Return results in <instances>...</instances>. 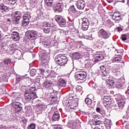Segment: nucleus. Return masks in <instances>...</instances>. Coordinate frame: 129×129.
<instances>
[{
	"mask_svg": "<svg viewBox=\"0 0 129 129\" xmlns=\"http://www.w3.org/2000/svg\"><path fill=\"white\" fill-rule=\"evenodd\" d=\"M103 100L104 102L107 104V105H110L111 104V97L109 96H104Z\"/></svg>",
	"mask_w": 129,
	"mask_h": 129,
	"instance_id": "obj_19",
	"label": "nucleus"
},
{
	"mask_svg": "<svg viewBox=\"0 0 129 129\" xmlns=\"http://www.w3.org/2000/svg\"><path fill=\"white\" fill-rule=\"evenodd\" d=\"M104 59V56L102 54H98L97 52V55L95 57V63H97V62L99 61H101V60H103Z\"/></svg>",
	"mask_w": 129,
	"mask_h": 129,
	"instance_id": "obj_22",
	"label": "nucleus"
},
{
	"mask_svg": "<svg viewBox=\"0 0 129 129\" xmlns=\"http://www.w3.org/2000/svg\"><path fill=\"white\" fill-rule=\"evenodd\" d=\"M28 34V39L30 40H35L37 38V32L34 30L29 31L26 33Z\"/></svg>",
	"mask_w": 129,
	"mask_h": 129,
	"instance_id": "obj_10",
	"label": "nucleus"
},
{
	"mask_svg": "<svg viewBox=\"0 0 129 129\" xmlns=\"http://www.w3.org/2000/svg\"><path fill=\"white\" fill-rule=\"evenodd\" d=\"M31 15L32 14L30 12H26L23 16V20H28L30 21V20H31V18H32Z\"/></svg>",
	"mask_w": 129,
	"mask_h": 129,
	"instance_id": "obj_24",
	"label": "nucleus"
},
{
	"mask_svg": "<svg viewBox=\"0 0 129 129\" xmlns=\"http://www.w3.org/2000/svg\"><path fill=\"white\" fill-rule=\"evenodd\" d=\"M92 122L94 125H101V121L97 119H93Z\"/></svg>",
	"mask_w": 129,
	"mask_h": 129,
	"instance_id": "obj_32",
	"label": "nucleus"
},
{
	"mask_svg": "<svg viewBox=\"0 0 129 129\" xmlns=\"http://www.w3.org/2000/svg\"><path fill=\"white\" fill-rule=\"evenodd\" d=\"M12 38L14 41H19L20 40V35L17 32H13L11 34Z\"/></svg>",
	"mask_w": 129,
	"mask_h": 129,
	"instance_id": "obj_17",
	"label": "nucleus"
},
{
	"mask_svg": "<svg viewBox=\"0 0 129 129\" xmlns=\"http://www.w3.org/2000/svg\"><path fill=\"white\" fill-rule=\"evenodd\" d=\"M52 85V82L49 81H45L43 83V87H45V88H49V87H51Z\"/></svg>",
	"mask_w": 129,
	"mask_h": 129,
	"instance_id": "obj_29",
	"label": "nucleus"
},
{
	"mask_svg": "<svg viewBox=\"0 0 129 129\" xmlns=\"http://www.w3.org/2000/svg\"><path fill=\"white\" fill-rule=\"evenodd\" d=\"M72 104L71 106H69V105H67L66 107V109H67V110L70 112H71V111H75V107H76V106L78 105L77 102L75 101H72Z\"/></svg>",
	"mask_w": 129,
	"mask_h": 129,
	"instance_id": "obj_9",
	"label": "nucleus"
},
{
	"mask_svg": "<svg viewBox=\"0 0 129 129\" xmlns=\"http://www.w3.org/2000/svg\"><path fill=\"white\" fill-rule=\"evenodd\" d=\"M102 79H104V80H106L107 81L109 77V73L106 71V70L102 71Z\"/></svg>",
	"mask_w": 129,
	"mask_h": 129,
	"instance_id": "obj_18",
	"label": "nucleus"
},
{
	"mask_svg": "<svg viewBox=\"0 0 129 129\" xmlns=\"http://www.w3.org/2000/svg\"><path fill=\"white\" fill-rule=\"evenodd\" d=\"M37 71H38L39 74H42V75L45 74V70L37 69Z\"/></svg>",
	"mask_w": 129,
	"mask_h": 129,
	"instance_id": "obj_49",
	"label": "nucleus"
},
{
	"mask_svg": "<svg viewBox=\"0 0 129 129\" xmlns=\"http://www.w3.org/2000/svg\"><path fill=\"white\" fill-rule=\"evenodd\" d=\"M87 74L86 72L82 71L75 76V78L76 80H84L86 78Z\"/></svg>",
	"mask_w": 129,
	"mask_h": 129,
	"instance_id": "obj_8",
	"label": "nucleus"
},
{
	"mask_svg": "<svg viewBox=\"0 0 129 129\" xmlns=\"http://www.w3.org/2000/svg\"><path fill=\"white\" fill-rule=\"evenodd\" d=\"M76 90L77 91H78L79 92H81V91H82V87H81L80 86H78L76 87Z\"/></svg>",
	"mask_w": 129,
	"mask_h": 129,
	"instance_id": "obj_50",
	"label": "nucleus"
},
{
	"mask_svg": "<svg viewBox=\"0 0 129 129\" xmlns=\"http://www.w3.org/2000/svg\"><path fill=\"white\" fill-rule=\"evenodd\" d=\"M115 99L117 101H120V100H123L122 96L120 94H117L115 96Z\"/></svg>",
	"mask_w": 129,
	"mask_h": 129,
	"instance_id": "obj_39",
	"label": "nucleus"
},
{
	"mask_svg": "<svg viewBox=\"0 0 129 129\" xmlns=\"http://www.w3.org/2000/svg\"><path fill=\"white\" fill-rule=\"evenodd\" d=\"M100 70L101 72H102V71H105L106 70V69H105V67H104V66H102L100 67Z\"/></svg>",
	"mask_w": 129,
	"mask_h": 129,
	"instance_id": "obj_55",
	"label": "nucleus"
},
{
	"mask_svg": "<svg viewBox=\"0 0 129 129\" xmlns=\"http://www.w3.org/2000/svg\"><path fill=\"white\" fill-rule=\"evenodd\" d=\"M124 104H125V100H121L118 102V105L119 108L122 109L124 107Z\"/></svg>",
	"mask_w": 129,
	"mask_h": 129,
	"instance_id": "obj_27",
	"label": "nucleus"
},
{
	"mask_svg": "<svg viewBox=\"0 0 129 129\" xmlns=\"http://www.w3.org/2000/svg\"><path fill=\"white\" fill-rule=\"evenodd\" d=\"M22 121L24 123H27V122L28 121L26 118L22 119Z\"/></svg>",
	"mask_w": 129,
	"mask_h": 129,
	"instance_id": "obj_61",
	"label": "nucleus"
},
{
	"mask_svg": "<svg viewBox=\"0 0 129 129\" xmlns=\"http://www.w3.org/2000/svg\"><path fill=\"white\" fill-rule=\"evenodd\" d=\"M99 113H100L101 114H103L105 113V111L104 110H101V111L99 112Z\"/></svg>",
	"mask_w": 129,
	"mask_h": 129,
	"instance_id": "obj_64",
	"label": "nucleus"
},
{
	"mask_svg": "<svg viewBox=\"0 0 129 129\" xmlns=\"http://www.w3.org/2000/svg\"><path fill=\"white\" fill-rule=\"evenodd\" d=\"M12 62V59L11 58H5L4 59L3 62H0V67L5 68V66H8V65L11 63Z\"/></svg>",
	"mask_w": 129,
	"mask_h": 129,
	"instance_id": "obj_14",
	"label": "nucleus"
},
{
	"mask_svg": "<svg viewBox=\"0 0 129 129\" xmlns=\"http://www.w3.org/2000/svg\"><path fill=\"white\" fill-rule=\"evenodd\" d=\"M57 100V97H51V101H56Z\"/></svg>",
	"mask_w": 129,
	"mask_h": 129,
	"instance_id": "obj_57",
	"label": "nucleus"
},
{
	"mask_svg": "<svg viewBox=\"0 0 129 129\" xmlns=\"http://www.w3.org/2000/svg\"><path fill=\"white\" fill-rule=\"evenodd\" d=\"M24 96L26 100H27V101H33L34 99H36L38 97L36 93L30 92L29 91H25Z\"/></svg>",
	"mask_w": 129,
	"mask_h": 129,
	"instance_id": "obj_2",
	"label": "nucleus"
},
{
	"mask_svg": "<svg viewBox=\"0 0 129 129\" xmlns=\"http://www.w3.org/2000/svg\"><path fill=\"white\" fill-rule=\"evenodd\" d=\"M28 129H36V124L34 123H31L29 125Z\"/></svg>",
	"mask_w": 129,
	"mask_h": 129,
	"instance_id": "obj_47",
	"label": "nucleus"
},
{
	"mask_svg": "<svg viewBox=\"0 0 129 129\" xmlns=\"http://www.w3.org/2000/svg\"><path fill=\"white\" fill-rule=\"evenodd\" d=\"M115 62H117L118 63L119 62H121V58L119 57H116L114 59Z\"/></svg>",
	"mask_w": 129,
	"mask_h": 129,
	"instance_id": "obj_51",
	"label": "nucleus"
},
{
	"mask_svg": "<svg viewBox=\"0 0 129 129\" xmlns=\"http://www.w3.org/2000/svg\"><path fill=\"white\" fill-rule=\"evenodd\" d=\"M121 38L122 39V41H126L127 39L129 38V34L127 33L126 34L122 35Z\"/></svg>",
	"mask_w": 129,
	"mask_h": 129,
	"instance_id": "obj_37",
	"label": "nucleus"
},
{
	"mask_svg": "<svg viewBox=\"0 0 129 129\" xmlns=\"http://www.w3.org/2000/svg\"><path fill=\"white\" fill-rule=\"evenodd\" d=\"M98 35L99 38H102V39H104V40H107V39L110 37V34L103 29L99 30L98 31Z\"/></svg>",
	"mask_w": 129,
	"mask_h": 129,
	"instance_id": "obj_4",
	"label": "nucleus"
},
{
	"mask_svg": "<svg viewBox=\"0 0 129 129\" xmlns=\"http://www.w3.org/2000/svg\"><path fill=\"white\" fill-rule=\"evenodd\" d=\"M58 85L59 87H65L66 86V82L63 79H60L58 82Z\"/></svg>",
	"mask_w": 129,
	"mask_h": 129,
	"instance_id": "obj_25",
	"label": "nucleus"
},
{
	"mask_svg": "<svg viewBox=\"0 0 129 129\" xmlns=\"http://www.w3.org/2000/svg\"><path fill=\"white\" fill-rule=\"evenodd\" d=\"M106 81L107 82V84H108L110 86H112V85L114 84V82H113V81L111 80H109L108 79L107 81V80Z\"/></svg>",
	"mask_w": 129,
	"mask_h": 129,
	"instance_id": "obj_42",
	"label": "nucleus"
},
{
	"mask_svg": "<svg viewBox=\"0 0 129 129\" xmlns=\"http://www.w3.org/2000/svg\"><path fill=\"white\" fill-rule=\"evenodd\" d=\"M69 12L70 13H73V14H77L78 11L75 9V7L74 6H72L69 9Z\"/></svg>",
	"mask_w": 129,
	"mask_h": 129,
	"instance_id": "obj_30",
	"label": "nucleus"
},
{
	"mask_svg": "<svg viewBox=\"0 0 129 129\" xmlns=\"http://www.w3.org/2000/svg\"><path fill=\"white\" fill-rule=\"evenodd\" d=\"M73 58L76 59L77 60L80 59V53L79 52H75L73 54Z\"/></svg>",
	"mask_w": 129,
	"mask_h": 129,
	"instance_id": "obj_34",
	"label": "nucleus"
},
{
	"mask_svg": "<svg viewBox=\"0 0 129 129\" xmlns=\"http://www.w3.org/2000/svg\"><path fill=\"white\" fill-rule=\"evenodd\" d=\"M44 58V59H48V57H49L48 56V53H47L46 52H44V53H42L41 55V59H42V58Z\"/></svg>",
	"mask_w": 129,
	"mask_h": 129,
	"instance_id": "obj_44",
	"label": "nucleus"
},
{
	"mask_svg": "<svg viewBox=\"0 0 129 129\" xmlns=\"http://www.w3.org/2000/svg\"><path fill=\"white\" fill-rule=\"evenodd\" d=\"M93 38L92 37V34H91L90 36L88 37V40H92Z\"/></svg>",
	"mask_w": 129,
	"mask_h": 129,
	"instance_id": "obj_62",
	"label": "nucleus"
},
{
	"mask_svg": "<svg viewBox=\"0 0 129 129\" xmlns=\"http://www.w3.org/2000/svg\"><path fill=\"white\" fill-rule=\"evenodd\" d=\"M54 13H61L63 11V5L61 3L56 4V7L54 8Z\"/></svg>",
	"mask_w": 129,
	"mask_h": 129,
	"instance_id": "obj_12",
	"label": "nucleus"
},
{
	"mask_svg": "<svg viewBox=\"0 0 129 129\" xmlns=\"http://www.w3.org/2000/svg\"><path fill=\"white\" fill-rule=\"evenodd\" d=\"M52 119L53 121H58L59 119H60V114H59V112L54 111L53 115L52 117Z\"/></svg>",
	"mask_w": 129,
	"mask_h": 129,
	"instance_id": "obj_16",
	"label": "nucleus"
},
{
	"mask_svg": "<svg viewBox=\"0 0 129 129\" xmlns=\"http://www.w3.org/2000/svg\"><path fill=\"white\" fill-rule=\"evenodd\" d=\"M97 93L100 95H103V94H106L107 93V90L104 88H100L97 90Z\"/></svg>",
	"mask_w": 129,
	"mask_h": 129,
	"instance_id": "obj_20",
	"label": "nucleus"
},
{
	"mask_svg": "<svg viewBox=\"0 0 129 129\" xmlns=\"http://www.w3.org/2000/svg\"><path fill=\"white\" fill-rule=\"evenodd\" d=\"M82 29L83 31H87L89 26V20L87 18H82Z\"/></svg>",
	"mask_w": 129,
	"mask_h": 129,
	"instance_id": "obj_7",
	"label": "nucleus"
},
{
	"mask_svg": "<svg viewBox=\"0 0 129 129\" xmlns=\"http://www.w3.org/2000/svg\"><path fill=\"white\" fill-rule=\"evenodd\" d=\"M126 122L127 123L126 124V129H129V121H126Z\"/></svg>",
	"mask_w": 129,
	"mask_h": 129,
	"instance_id": "obj_60",
	"label": "nucleus"
},
{
	"mask_svg": "<svg viewBox=\"0 0 129 129\" xmlns=\"http://www.w3.org/2000/svg\"><path fill=\"white\" fill-rule=\"evenodd\" d=\"M112 20L116 22V23H118L119 21H121L122 18H121V15H120V13H115L112 15Z\"/></svg>",
	"mask_w": 129,
	"mask_h": 129,
	"instance_id": "obj_11",
	"label": "nucleus"
},
{
	"mask_svg": "<svg viewBox=\"0 0 129 129\" xmlns=\"http://www.w3.org/2000/svg\"><path fill=\"white\" fill-rule=\"evenodd\" d=\"M79 120H76L75 121H69L67 123V126L71 128H74L78 123H79Z\"/></svg>",
	"mask_w": 129,
	"mask_h": 129,
	"instance_id": "obj_13",
	"label": "nucleus"
},
{
	"mask_svg": "<svg viewBox=\"0 0 129 129\" xmlns=\"http://www.w3.org/2000/svg\"><path fill=\"white\" fill-rule=\"evenodd\" d=\"M55 20L58 23L60 27H64V26H66V20L61 16H56L55 17Z\"/></svg>",
	"mask_w": 129,
	"mask_h": 129,
	"instance_id": "obj_6",
	"label": "nucleus"
},
{
	"mask_svg": "<svg viewBox=\"0 0 129 129\" xmlns=\"http://www.w3.org/2000/svg\"><path fill=\"white\" fill-rule=\"evenodd\" d=\"M8 79H9L8 74L6 73L3 74L0 77V82H5L6 81H8Z\"/></svg>",
	"mask_w": 129,
	"mask_h": 129,
	"instance_id": "obj_23",
	"label": "nucleus"
},
{
	"mask_svg": "<svg viewBox=\"0 0 129 129\" xmlns=\"http://www.w3.org/2000/svg\"><path fill=\"white\" fill-rule=\"evenodd\" d=\"M9 116V121H14L16 119L15 115L14 114H11Z\"/></svg>",
	"mask_w": 129,
	"mask_h": 129,
	"instance_id": "obj_38",
	"label": "nucleus"
},
{
	"mask_svg": "<svg viewBox=\"0 0 129 129\" xmlns=\"http://www.w3.org/2000/svg\"><path fill=\"white\" fill-rule=\"evenodd\" d=\"M85 102L86 104H91V103H92V101L90 98H87L85 100Z\"/></svg>",
	"mask_w": 129,
	"mask_h": 129,
	"instance_id": "obj_46",
	"label": "nucleus"
},
{
	"mask_svg": "<svg viewBox=\"0 0 129 129\" xmlns=\"http://www.w3.org/2000/svg\"><path fill=\"white\" fill-rule=\"evenodd\" d=\"M0 10L2 11V13H4V14L9 12V8L5 6L4 4H0Z\"/></svg>",
	"mask_w": 129,
	"mask_h": 129,
	"instance_id": "obj_21",
	"label": "nucleus"
},
{
	"mask_svg": "<svg viewBox=\"0 0 129 129\" xmlns=\"http://www.w3.org/2000/svg\"><path fill=\"white\" fill-rule=\"evenodd\" d=\"M116 88H118V89L121 88L122 87V84H121L120 83H118L116 84Z\"/></svg>",
	"mask_w": 129,
	"mask_h": 129,
	"instance_id": "obj_52",
	"label": "nucleus"
},
{
	"mask_svg": "<svg viewBox=\"0 0 129 129\" xmlns=\"http://www.w3.org/2000/svg\"><path fill=\"white\" fill-rule=\"evenodd\" d=\"M55 27L56 24L53 23L45 22L43 24V32L45 34H49L51 32V29H54Z\"/></svg>",
	"mask_w": 129,
	"mask_h": 129,
	"instance_id": "obj_1",
	"label": "nucleus"
},
{
	"mask_svg": "<svg viewBox=\"0 0 129 129\" xmlns=\"http://www.w3.org/2000/svg\"><path fill=\"white\" fill-rule=\"evenodd\" d=\"M20 20H21L20 16H16L14 17L13 19L12 20V22L13 24H15V25H17L19 24V22L20 21Z\"/></svg>",
	"mask_w": 129,
	"mask_h": 129,
	"instance_id": "obj_28",
	"label": "nucleus"
},
{
	"mask_svg": "<svg viewBox=\"0 0 129 129\" xmlns=\"http://www.w3.org/2000/svg\"><path fill=\"white\" fill-rule=\"evenodd\" d=\"M58 30L59 31V33H60V34H61L62 35L65 34V31L63 30H61L60 29H58L55 26V27H54V31H58Z\"/></svg>",
	"mask_w": 129,
	"mask_h": 129,
	"instance_id": "obj_45",
	"label": "nucleus"
},
{
	"mask_svg": "<svg viewBox=\"0 0 129 129\" xmlns=\"http://www.w3.org/2000/svg\"><path fill=\"white\" fill-rule=\"evenodd\" d=\"M68 61V58L66 56L61 55L58 56L55 60L56 64H58L59 66H64L67 64Z\"/></svg>",
	"mask_w": 129,
	"mask_h": 129,
	"instance_id": "obj_3",
	"label": "nucleus"
},
{
	"mask_svg": "<svg viewBox=\"0 0 129 129\" xmlns=\"http://www.w3.org/2000/svg\"><path fill=\"white\" fill-rule=\"evenodd\" d=\"M37 73L39 74V72L38 71V70L33 69L30 71V75H31L32 77L35 76V75H36Z\"/></svg>",
	"mask_w": 129,
	"mask_h": 129,
	"instance_id": "obj_35",
	"label": "nucleus"
},
{
	"mask_svg": "<svg viewBox=\"0 0 129 129\" xmlns=\"http://www.w3.org/2000/svg\"><path fill=\"white\" fill-rule=\"evenodd\" d=\"M18 95H19V94H18V93H14L12 94V96H13L14 97H17Z\"/></svg>",
	"mask_w": 129,
	"mask_h": 129,
	"instance_id": "obj_59",
	"label": "nucleus"
},
{
	"mask_svg": "<svg viewBox=\"0 0 129 129\" xmlns=\"http://www.w3.org/2000/svg\"><path fill=\"white\" fill-rule=\"evenodd\" d=\"M19 99H20V98H16L15 102L13 103V107L15 109V111H16V112H20V111L23 109V104L19 101H17Z\"/></svg>",
	"mask_w": 129,
	"mask_h": 129,
	"instance_id": "obj_5",
	"label": "nucleus"
},
{
	"mask_svg": "<svg viewBox=\"0 0 129 129\" xmlns=\"http://www.w3.org/2000/svg\"><path fill=\"white\" fill-rule=\"evenodd\" d=\"M42 44L46 48L50 46V41H43Z\"/></svg>",
	"mask_w": 129,
	"mask_h": 129,
	"instance_id": "obj_48",
	"label": "nucleus"
},
{
	"mask_svg": "<svg viewBox=\"0 0 129 129\" xmlns=\"http://www.w3.org/2000/svg\"><path fill=\"white\" fill-rule=\"evenodd\" d=\"M36 3H37V1L36 0H31L30 1V5H32V6H34V5L36 4Z\"/></svg>",
	"mask_w": 129,
	"mask_h": 129,
	"instance_id": "obj_56",
	"label": "nucleus"
},
{
	"mask_svg": "<svg viewBox=\"0 0 129 129\" xmlns=\"http://www.w3.org/2000/svg\"><path fill=\"white\" fill-rule=\"evenodd\" d=\"M57 76V74L55 73L54 71H51L50 74L49 75L48 77L50 78H54V77H56Z\"/></svg>",
	"mask_w": 129,
	"mask_h": 129,
	"instance_id": "obj_40",
	"label": "nucleus"
},
{
	"mask_svg": "<svg viewBox=\"0 0 129 129\" xmlns=\"http://www.w3.org/2000/svg\"><path fill=\"white\" fill-rule=\"evenodd\" d=\"M41 63L44 65L47 64V63H48V58H44V57L42 56V58H41Z\"/></svg>",
	"mask_w": 129,
	"mask_h": 129,
	"instance_id": "obj_43",
	"label": "nucleus"
},
{
	"mask_svg": "<svg viewBox=\"0 0 129 129\" xmlns=\"http://www.w3.org/2000/svg\"><path fill=\"white\" fill-rule=\"evenodd\" d=\"M35 90H36V88L32 87V88H30L29 89V91H30V92H34V91H35Z\"/></svg>",
	"mask_w": 129,
	"mask_h": 129,
	"instance_id": "obj_54",
	"label": "nucleus"
},
{
	"mask_svg": "<svg viewBox=\"0 0 129 129\" xmlns=\"http://www.w3.org/2000/svg\"><path fill=\"white\" fill-rule=\"evenodd\" d=\"M106 122L107 123L108 125H109V126H110V125H111V120H109V119H107L106 121Z\"/></svg>",
	"mask_w": 129,
	"mask_h": 129,
	"instance_id": "obj_53",
	"label": "nucleus"
},
{
	"mask_svg": "<svg viewBox=\"0 0 129 129\" xmlns=\"http://www.w3.org/2000/svg\"><path fill=\"white\" fill-rule=\"evenodd\" d=\"M97 112L100 113L101 111V109L99 107H97L96 109Z\"/></svg>",
	"mask_w": 129,
	"mask_h": 129,
	"instance_id": "obj_58",
	"label": "nucleus"
},
{
	"mask_svg": "<svg viewBox=\"0 0 129 129\" xmlns=\"http://www.w3.org/2000/svg\"><path fill=\"white\" fill-rule=\"evenodd\" d=\"M0 118L2 120L9 121V115H0Z\"/></svg>",
	"mask_w": 129,
	"mask_h": 129,
	"instance_id": "obj_33",
	"label": "nucleus"
},
{
	"mask_svg": "<svg viewBox=\"0 0 129 129\" xmlns=\"http://www.w3.org/2000/svg\"><path fill=\"white\" fill-rule=\"evenodd\" d=\"M54 129H63L62 127L60 125L57 126L56 127H54Z\"/></svg>",
	"mask_w": 129,
	"mask_h": 129,
	"instance_id": "obj_63",
	"label": "nucleus"
},
{
	"mask_svg": "<svg viewBox=\"0 0 129 129\" xmlns=\"http://www.w3.org/2000/svg\"><path fill=\"white\" fill-rule=\"evenodd\" d=\"M76 6L79 10H83L85 7V2L80 0L77 2Z\"/></svg>",
	"mask_w": 129,
	"mask_h": 129,
	"instance_id": "obj_15",
	"label": "nucleus"
},
{
	"mask_svg": "<svg viewBox=\"0 0 129 129\" xmlns=\"http://www.w3.org/2000/svg\"><path fill=\"white\" fill-rule=\"evenodd\" d=\"M4 3H5L7 5H15L18 0H3Z\"/></svg>",
	"mask_w": 129,
	"mask_h": 129,
	"instance_id": "obj_26",
	"label": "nucleus"
},
{
	"mask_svg": "<svg viewBox=\"0 0 129 129\" xmlns=\"http://www.w3.org/2000/svg\"><path fill=\"white\" fill-rule=\"evenodd\" d=\"M36 107L39 109H45V108H47V105L44 104L39 103L36 105Z\"/></svg>",
	"mask_w": 129,
	"mask_h": 129,
	"instance_id": "obj_31",
	"label": "nucleus"
},
{
	"mask_svg": "<svg viewBox=\"0 0 129 129\" xmlns=\"http://www.w3.org/2000/svg\"><path fill=\"white\" fill-rule=\"evenodd\" d=\"M30 23V20L26 19L24 20L23 19V21L22 22V24L24 27H26V26H28Z\"/></svg>",
	"mask_w": 129,
	"mask_h": 129,
	"instance_id": "obj_41",
	"label": "nucleus"
},
{
	"mask_svg": "<svg viewBox=\"0 0 129 129\" xmlns=\"http://www.w3.org/2000/svg\"><path fill=\"white\" fill-rule=\"evenodd\" d=\"M46 3L47 7L49 8H52L53 6V0H45Z\"/></svg>",
	"mask_w": 129,
	"mask_h": 129,
	"instance_id": "obj_36",
	"label": "nucleus"
}]
</instances>
